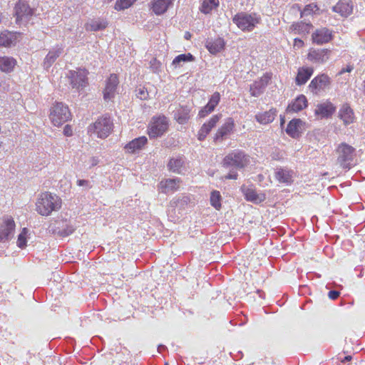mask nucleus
Masks as SVG:
<instances>
[{"instance_id":"1","label":"nucleus","mask_w":365,"mask_h":365,"mask_svg":"<svg viewBox=\"0 0 365 365\" xmlns=\"http://www.w3.org/2000/svg\"><path fill=\"white\" fill-rule=\"evenodd\" d=\"M36 206V210L38 214L48 216L53 211H57L61 208V200L56 195L46 192L39 195Z\"/></svg>"},{"instance_id":"2","label":"nucleus","mask_w":365,"mask_h":365,"mask_svg":"<svg viewBox=\"0 0 365 365\" xmlns=\"http://www.w3.org/2000/svg\"><path fill=\"white\" fill-rule=\"evenodd\" d=\"M249 162V155L242 150H235L224 158L222 165L225 168L242 169L247 166Z\"/></svg>"},{"instance_id":"3","label":"nucleus","mask_w":365,"mask_h":365,"mask_svg":"<svg viewBox=\"0 0 365 365\" xmlns=\"http://www.w3.org/2000/svg\"><path fill=\"white\" fill-rule=\"evenodd\" d=\"M113 130V120L107 115L98 118L94 123L88 127V132L96 134L100 138H107Z\"/></svg>"},{"instance_id":"4","label":"nucleus","mask_w":365,"mask_h":365,"mask_svg":"<svg viewBox=\"0 0 365 365\" xmlns=\"http://www.w3.org/2000/svg\"><path fill=\"white\" fill-rule=\"evenodd\" d=\"M260 21V16L255 13L240 12L232 18V21L243 31H252Z\"/></svg>"},{"instance_id":"5","label":"nucleus","mask_w":365,"mask_h":365,"mask_svg":"<svg viewBox=\"0 0 365 365\" xmlns=\"http://www.w3.org/2000/svg\"><path fill=\"white\" fill-rule=\"evenodd\" d=\"M71 115L67 106L56 103L51 110L50 119L56 126H60L71 119Z\"/></svg>"},{"instance_id":"6","label":"nucleus","mask_w":365,"mask_h":365,"mask_svg":"<svg viewBox=\"0 0 365 365\" xmlns=\"http://www.w3.org/2000/svg\"><path fill=\"white\" fill-rule=\"evenodd\" d=\"M355 149L345 143L339 144L336 148L338 154L337 162L343 168L349 169L351 167V162L354 159Z\"/></svg>"},{"instance_id":"7","label":"nucleus","mask_w":365,"mask_h":365,"mask_svg":"<svg viewBox=\"0 0 365 365\" xmlns=\"http://www.w3.org/2000/svg\"><path fill=\"white\" fill-rule=\"evenodd\" d=\"M168 128V118L164 115H160L152 118L148 133L150 138H155L163 135Z\"/></svg>"},{"instance_id":"8","label":"nucleus","mask_w":365,"mask_h":365,"mask_svg":"<svg viewBox=\"0 0 365 365\" xmlns=\"http://www.w3.org/2000/svg\"><path fill=\"white\" fill-rule=\"evenodd\" d=\"M87 75L86 70L78 69V71H69L67 77L72 88L80 90L85 88L88 84Z\"/></svg>"},{"instance_id":"9","label":"nucleus","mask_w":365,"mask_h":365,"mask_svg":"<svg viewBox=\"0 0 365 365\" xmlns=\"http://www.w3.org/2000/svg\"><path fill=\"white\" fill-rule=\"evenodd\" d=\"M14 10L17 23L27 22L34 14V9L25 0H19Z\"/></svg>"},{"instance_id":"10","label":"nucleus","mask_w":365,"mask_h":365,"mask_svg":"<svg viewBox=\"0 0 365 365\" xmlns=\"http://www.w3.org/2000/svg\"><path fill=\"white\" fill-rule=\"evenodd\" d=\"M76 228L75 220L72 219H61L56 222V226L53 230V233L60 237H67L71 235Z\"/></svg>"},{"instance_id":"11","label":"nucleus","mask_w":365,"mask_h":365,"mask_svg":"<svg viewBox=\"0 0 365 365\" xmlns=\"http://www.w3.org/2000/svg\"><path fill=\"white\" fill-rule=\"evenodd\" d=\"M330 84V78L326 74H321L314 78L309 83V88L314 94H318Z\"/></svg>"},{"instance_id":"12","label":"nucleus","mask_w":365,"mask_h":365,"mask_svg":"<svg viewBox=\"0 0 365 365\" xmlns=\"http://www.w3.org/2000/svg\"><path fill=\"white\" fill-rule=\"evenodd\" d=\"M270 80L271 75L267 73L259 80L255 81L250 87L251 95L255 97L259 96L264 92Z\"/></svg>"},{"instance_id":"13","label":"nucleus","mask_w":365,"mask_h":365,"mask_svg":"<svg viewBox=\"0 0 365 365\" xmlns=\"http://www.w3.org/2000/svg\"><path fill=\"white\" fill-rule=\"evenodd\" d=\"M118 83V76L115 74H111L107 81L103 93V98L106 101H110L114 97Z\"/></svg>"},{"instance_id":"14","label":"nucleus","mask_w":365,"mask_h":365,"mask_svg":"<svg viewBox=\"0 0 365 365\" xmlns=\"http://www.w3.org/2000/svg\"><path fill=\"white\" fill-rule=\"evenodd\" d=\"M332 39V33L327 28H321L312 34L313 42L317 44L328 43Z\"/></svg>"},{"instance_id":"15","label":"nucleus","mask_w":365,"mask_h":365,"mask_svg":"<svg viewBox=\"0 0 365 365\" xmlns=\"http://www.w3.org/2000/svg\"><path fill=\"white\" fill-rule=\"evenodd\" d=\"M336 111V107L330 101L319 103L315 109V114L322 118L331 117Z\"/></svg>"},{"instance_id":"16","label":"nucleus","mask_w":365,"mask_h":365,"mask_svg":"<svg viewBox=\"0 0 365 365\" xmlns=\"http://www.w3.org/2000/svg\"><path fill=\"white\" fill-rule=\"evenodd\" d=\"M235 126L234 120L232 118L226 119L225 123L218 129L214 138L215 141H222L233 130Z\"/></svg>"},{"instance_id":"17","label":"nucleus","mask_w":365,"mask_h":365,"mask_svg":"<svg viewBox=\"0 0 365 365\" xmlns=\"http://www.w3.org/2000/svg\"><path fill=\"white\" fill-rule=\"evenodd\" d=\"M222 115L217 114L213 115L210 120L202 125L201 128L200 129L197 135V138L199 140H203L207 135L210 132V130L216 125L217 123L220 120Z\"/></svg>"},{"instance_id":"18","label":"nucleus","mask_w":365,"mask_h":365,"mask_svg":"<svg viewBox=\"0 0 365 365\" xmlns=\"http://www.w3.org/2000/svg\"><path fill=\"white\" fill-rule=\"evenodd\" d=\"M304 124L301 119H292L287 125L286 133L292 138H297L300 135Z\"/></svg>"},{"instance_id":"19","label":"nucleus","mask_w":365,"mask_h":365,"mask_svg":"<svg viewBox=\"0 0 365 365\" xmlns=\"http://www.w3.org/2000/svg\"><path fill=\"white\" fill-rule=\"evenodd\" d=\"M332 10L339 14L343 17H347L353 11V4L349 0H339V1L332 7Z\"/></svg>"},{"instance_id":"20","label":"nucleus","mask_w":365,"mask_h":365,"mask_svg":"<svg viewBox=\"0 0 365 365\" xmlns=\"http://www.w3.org/2000/svg\"><path fill=\"white\" fill-rule=\"evenodd\" d=\"M15 223L11 217L4 219L3 229L0 230V242L9 240L14 234Z\"/></svg>"},{"instance_id":"21","label":"nucleus","mask_w":365,"mask_h":365,"mask_svg":"<svg viewBox=\"0 0 365 365\" xmlns=\"http://www.w3.org/2000/svg\"><path fill=\"white\" fill-rule=\"evenodd\" d=\"M330 51L328 49L311 50L308 54V59L316 63H324L329 58Z\"/></svg>"},{"instance_id":"22","label":"nucleus","mask_w":365,"mask_h":365,"mask_svg":"<svg viewBox=\"0 0 365 365\" xmlns=\"http://www.w3.org/2000/svg\"><path fill=\"white\" fill-rule=\"evenodd\" d=\"M245 199L254 203H260L265 200L264 194H257L256 190L250 187L242 186L241 188Z\"/></svg>"},{"instance_id":"23","label":"nucleus","mask_w":365,"mask_h":365,"mask_svg":"<svg viewBox=\"0 0 365 365\" xmlns=\"http://www.w3.org/2000/svg\"><path fill=\"white\" fill-rule=\"evenodd\" d=\"M148 140L145 136H141L133 139L128 143H127L124 148L129 153H134L136 151L141 150L143 146L147 143Z\"/></svg>"},{"instance_id":"24","label":"nucleus","mask_w":365,"mask_h":365,"mask_svg":"<svg viewBox=\"0 0 365 365\" xmlns=\"http://www.w3.org/2000/svg\"><path fill=\"white\" fill-rule=\"evenodd\" d=\"M174 0H153L152 9L156 15L163 14L173 5Z\"/></svg>"},{"instance_id":"25","label":"nucleus","mask_w":365,"mask_h":365,"mask_svg":"<svg viewBox=\"0 0 365 365\" xmlns=\"http://www.w3.org/2000/svg\"><path fill=\"white\" fill-rule=\"evenodd\" d=\"M307 106V100L304 95H299L296 99L290 104H289L287 112H299Z\"/></svg>"},{"instance_id":"26","label":"nucleus","mask_w":365,"mask_h":365,"mask_svg":"<svg viewBox=\"0 0 365 365\" xmlns=\"http://www.w3.org/2000/svg\"><path fill=\"white\" fill-rule=\"evenodd\" d=\"M62 52L63 49L61 47H56L50 51L43 60V68L48 69L53 64L56 60L60 56Z\"/></svg>"},{"instance_id":"27","label":"nucleus","mask_w":365,"mask_h":365,"mask_svg":"<svg viewBox=\"0 0 365 365\" xmlns=\"http://www.w3.org/2000/svg\"><path fill=\"white\" fill-rule=\"evenodd\" d=\"M313 72L314 69L310 67H302L299 68L297 76L295 79L296 84L298 86L305 84L313 74Z\"/></svg>"},{"instance_id":"28","label":"nucleus","mask_w":365,"mask_h":365,"mask_svg":"<svg viewBox=\"0 0 365 365\" xmlns=\"http://www.w3.org/2000/svg\"><path fill=\"white\" fill-rule=\"evenodd\" d=\"M190 110L187 106H180L174 111V118L180 124H185L190 118Z\"/></svg>"},{"instance_id":"29","label":"nucleus","mask_w":365,"mask_h":365,"mask_svg":"<svg viewBox=\"0 0 365 365\" xmlns=\"http://www.w3.org/2000/svg\"><path fill=\"white\" fill-rule=\"evenodd\" d=\"M293 171L285 168H277L275 171V178L281 183L289 184L292 182Z\"/></svg>"},{"instance_id":"30","label":"nucleus","mask_w":365,"mask_h":365,"mask_svg":"<svg viewBox=\"0 0 365 365\" xmlns=\"http://www.w3.org/2000/svg\"><path fill=\"white\" fill-rule=\"evenodd\" d=\"M339 117L345 125H349L354 121V114L348 104H344L339 110Z\"/></svg>"},{"instance_id":"31","label":"nucleus","mask_w":365,"mask_h":365,"mask_svg":"<svg viewBox=\"0 0 365 365\" xmlns=\"http://www.w3.org/2000/svg\"><path fill=\"white\" fill-rule=\"evenodd\" d=\"M224 46L225 41L222 38H217L206 43L207 48L212 54L220 53L224 48Z\"/></svg>"},{"instance_id":"32","label":"nucleus","mask_w":365,"mask_h":365,"mask_svg":"<svg viewBox=\"0 0 365 365\" xmlns=\"http://www.w3.org/2000/svg\"><path fill=\"white\" fill-rule=\"evenodd\" d=\"M276 114V110L271 109L268 111L257 114L255 118L261 124L266 125L272 123L274 120Z\"/></svg>"},{"instance_id":"33","label":"nucleus","mask_w":365,"mask_h":365,"mask_svg":"<svg viewBox=\"0 0 365 365\" xmlns=\"http://www.w3.org/2000/svg\"><path fill=\"white\" fill-rule=\"evenodd\" d=\"M16 64V61L12 57H0V70L3 72L9 73L13 71Z\"/></svg>"},{"instance_id":"34","label":"nucleus","mask_w":365,"mask_h":365,"mask_svg":"<svg viewBox=\"0 0 365 365\" xmlns=\"http://www.w3.org/2000/svg\"><path fill=\"white\" fill-rule=\"evenodd\" d=\"M179 182V179H167L165 181H162L160 185L164 192H173L178 190Z\"/></svg>"},{"instance_id":"35","label":"nucleus","mask_w":365,"mask_h":365,"mask_svg":"<svg viewBox=\"0 0 365 365\" xmlns=\"http://www.w3.org/2000/svg\"><path fill=\"white\" fill-rule=\"evenodd\" d=\"M16 40V36L11 32L3 31L0 34V46L10 47Z\"/></svg>"},{"instance_id":"36","label":"nucleus","mask_w":365,"mask_h":365,"mask_svg":"<svg viewBox=\"0 0 365 365\" xmlns=\"http://www.w3.org/2000/svg\"><path fill=\"white\" fill-rule=\"evenodd\" d=\"M194 59H195L194 56L190 53L180 54V55H178V56H176L173 59V61L172 62V65L173 66H175V68L180 67L185 63L193 61Z\"/></svg>"},{"instance_id":"37","label":"nucleus","mask_w":365,"mask_h":365,"mask_svg":"<svg viewBox=\"0 0 365 365\" xmlns=\"http://www.w3.org/2000/svg\"><path fill=\"white\" fill-rule=\"evenodd\" d=\"M107 22L103 20H91L86 24V30L91 31H101L107 27Z\"/></svg>"},{"instance_id":"38","label":"nucleus","mask_w":365,"mask_h":365,"mask_svg":"<svg viewBox=\"0 0 365 365\" xmlns=\"http://www.w3.org/2000/svg\"><path fill=\"white\" fill-rule=\"evenodd\" d=\"M219 5V0H205L200 7L201 12L209 14L212 9L217 8Z\"/></svg>"},{"instance_id":"39","label":"nucleus","mask_w":365,"mask_h":365,"mask_svg":"<svg viewBox=\"0 0 365 365\" xmlns=\"http://www.w3.org/2000/svg\"><path fill=\"white\" fill-rule=\"evenodd\" d=\"M184 164V160L181 158H172L170 160L168 167L170 170L175 173H180V168Z\"/></svg>"},{"instance_id":"40","label":"nucleus","mask_w":365,"mask_h":365,"mask_svg":"<svg viewBox=\"0 0 365 365\" xmlns=\"http://www.w3.org/2000/svg\"><path fill=\"white\" fill-rule=\"evenodd\" d=\"M292 27L294 28V31L299 34H308L312 27V25L309 23H304L301 21L300 23H297L296 24H293Z\"/></svg>"},{"instance_id":"41","label":"nucleus","mask_w":365,"mask_h":365,"mask_svg":"<svg viewBox=\"0 0 365 365\" xmlns=\"http://www.w3.org/2000/svg\"><path fill=\"white\" fill-rule=\"evenodd\" d=\"M221 195L219 191H212L210 195V203L217 210L221 207Z\"/></svg>"},{"instance_id":"42","label":"nucleus","mask_w":365,"mask_h":365,"mask_svg":"<svg viewBox=\"0 0 365 365\" xmlns=\"http://www.w3.org/2000/svg\"><path fill=\"white\" fill-rule=\"evenodd\" d=\"M135 0H117L115 4V9L117 11L124 10L133 5Z\"/></svg>"},{"instance_id":"43","label":"nucleus","mask_w":365,"mask_h":365,"mask_svg":"<svg viewBox=\"0 0 365 365\" xmlns=\"http://www.w3.org/2000/svg\"><path fill=\"white\" fill-rule=\"evenodd\" d=\"M29 230L26 227L23 228L21 232L18 236L17 245L19 247L23 249L26 246V235Z\"/></svg>"},{"instance_id":"44","label":"nucleus","mask_w":365,"mask_h":365,"mask_svg":"<svg viewBox=\"0 0 365 365\" xmlns=\"http://www.w3.org/2000/svg\"><path fill=\"white\" fill-rule=\"evenodd\" d=\"M220 100V95L218 92L214 93L208 102L207 108H210V110H214L215 108L217 106Z\"/></svg>"},{"instance_id":"45","label":"nucleus","mask_w":365,"mask_h":365,"mask_svg":"<svg viewBox=\"0 0 365 365\" xmlns=\"http://www.w3.org/2000/svg\"><path fill=\"white\" fill-rule=\"evenodd\" d=\"M319 10L318 6L316 4H310L307 5L304 10L301 12V16H304L307 15H310L315 12V11Z\"/></svg>"},{"instance_id":"46","label":"nucleus","mask_w":365,"mask_h":365,"mask_svg":"<svg viewBox=\"0 0 365 365\" xmlns=\"http://www.w3.org/2000/svg\"><path fill=\"white\" fill-rule=\"evenodd\" d=\"M135 96L140 100H146L148 98V92L144 87H138L135 89Z\"/></svg>"},{"instance_id":"47","label":"nucleus","mask_w":365,"mask_h":365,"mask_svg":"<svg viewBox=\"0 0 365 365\" xmlns=\"http://www.w3.org/2000/svg\"><path fill=\"white\" fill-rule=\"evenodd\" d=\"M161 63L155 58H153L150 61V68L154 73H158Z\"/></svg>"},{"instance_id":"48","label":"nucleus","mask_w":365,"mask_h":365,"mask_svg":"<svg viewBox=\"0 0 365 365\" xmlns=\"http://www.w3.org/2000/svg\"><path fill=\"white\" fill-rule=\"evenodd\" d=\"M189 201L187 197H182V199L173 200L171 201V205L178 206L179 205H182L184 203H187Z\"/></svg>"},{"instance_id":"49","label":"nucleus","mask_w":365,"mask_h":365,"mask_svg":"<svg viewBox=\"0 0 365 365\" xmlns=\"http://www.w3.org/2000/svg\"><path fill=\"white\" fill-rule=\"evenodd\" d=\"M213 110H210V108H207V105L204 106L199 112V116L200 118H205L209 113L212 112Z\"/></svg>"},{"instance_id":"50","label":"nucleus","mask_w":365,"mask_h":365,"mask_svg":"<svg viewBox=\"0 0 365 365\" xmlns=\"http://www.w3.org/2000/svg\"><path fill=\"white\" fill-rule=\"evenodd\" d=\"M339 291H336V290H331L330 292H329L328 293V296L329 297V299H337L339 297Z\"/></svg>"},{"instance_id":"51","label":"nucleus","mask_w":365,"mask_h":365,"mask_svg":"<svg viewBox=\"0 0 365 365\" xmlns=\"http://www.w3.org/2000/svg\"><path fill=\"white\" fill-rule=\"evenodd\" d=\"M225 179L236 180L237 178V173L235 171L230 170V173L225 176Z\"/></svg>"},{"instance_id":"52","label":"nucleus","mask_w":365,"mask_h":365,"mask_svg":"<svg viewBox=\"0 0 365 365\" xmlns=\"http://www.w3.org/2000/svg\"><path fill=\"white\" fill-rule=\"evenodd\" d=\"M304 45V42L302 40H301L300 38H294V47H297V48H301Z\"/></svg>"},{"instance_id":"53","label":"nucleus","mask_w":365,"mask_h":365,"mask_svg":"<svg viewBox=\"0 0 365 365\" xmlns=\"http://www.w3.org/2000/svg\"><path fill=\"white\" fill-rule=\"evenodd\" d=\"M354 69V67L352 66H347L346 68H342L339 72V74L341 75L346 72L350 73Z\"/></svg>"},{"instance_id":"54","label":"nucleus","mask_w":365,"mask_h":365,"mask_svg":"<svg viewBox=\"0 0 365 365\" xmlns=\"http://www.w3.org/2000/svg\"><path fill=\"white\" fill-rule=\"evenodd\" d=\"M63 133L66 136H71L72 135V130L69 125H66L63 129Z\"/></svg>"},{"instance_id":"55","label":"nucleus","mask_w":365,"mask_h":365,"mask_svg":"<svg viewBox=\"0 0 365 365\" xmlns=\"http://www.w3.org/2000/svg\"><path fill=\"white\" fill-rule=\"evenodd\" d=\"M89 182L86 180H78L77 185L78 186H88Z\"/></svg>"},{"instance_id":"56","label":"nucleus","mask_w":365,"mask_h":365,"mask_svg":"<svg viewBox=\"0 0 365 365\" xmlns=\"http://www.w3.org/2000/svg\"><path fill=\"white\" fill-rule=\"evenodd\" d=\"M351 356H346L343 359H341V362L345 363L347 361H350L351 360Z\"/></svg>"},{"instance_id":"57","label":"nucleus","mask_w":365,"mask_h":365,"mask_svg":"<svg viewBox=\"0 0 365 365\" xmlns=\"http://www.w3.org/2000/svg\"><path fill=\"white\" fill-rule=\"evenodd\" d=\"M158 349L159 352H161L162 351L166 349V346L164 345H159Z\"/></svg>"},{"instance_id":"58","label":"nucleus","mask_w":365,"mask_h":365,"mask_svg":"<svg viewBox=\"0 0 365 365\" xmlns=\"http://www.w3.org/2000/svg\"><path fill=\"white\" fill-rule=\"evenodd\" d=\"M98 160L95 158H92V165L94 166V165H96L98 164Z\"/></svg>"},{"instance_id":"59","label":"nucleus","mask_w":365,"mask_h":365,"mask_svg":"<svg viewBox=\"0 0 365 365\" xmlns=\"http://www.w3.org/2000/svg\"><path fill=\"white\" fill-rule=\"evenodd\" d=\"M185 38L186 39H189V38H190V33L186 32V33H185Z\"/></svg>"},{"instance_id":"60","label":"nucleus","mask_w":365,"mask_h":365,"mask_svg":"<svg viewBox=\"0 0 365 365\" xmlns=\"http://www.w3.org/2000/svg\"><path fill=\"white\" fill-rule=\"evenodd\" d=\"M364 93L365 94V81L363 82Z\"/></svg>"}]
</instances>
